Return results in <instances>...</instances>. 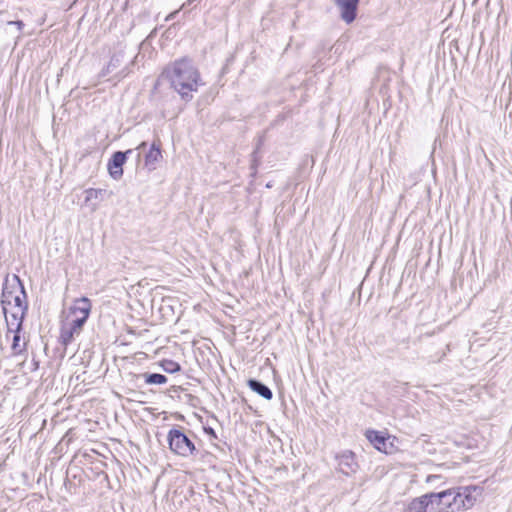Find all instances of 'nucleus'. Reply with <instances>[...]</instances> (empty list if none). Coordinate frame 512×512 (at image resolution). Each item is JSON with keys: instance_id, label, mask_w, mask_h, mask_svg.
Listing matches in <instances>:
<instances>
[{"instance_id": "1", "label": "nucleus", "mask_w": 512, "mask_h": 512, "mask_svg": "<svg viewBox=\"0 0 512 512\" xmlns=\"http://www.w3.org/2000/svg\"><path fill=\"white\" fill-rule=\"evenodd\" d=\"M161 77L167 80L171 88L184 100L192 99L193 93L203 85L199 69L186 57L167 65Z\"/></svg>"}, {"instance_id": "2", "label": "nucleus", "mask_w": 512, "mask_h": 512, "mask_svg": "<svg viewBox=\"0 0 512 512\" xmlns=\"http://www.w3.org/2000/svg\"><path fill=\"white\" fill-rule=\"evenodd\" d=\"M483 489L476 485L456 486L433 492L437 512H464L472 509L482 496Z\"/></svg>"}, {"instance_id": "3", "label": "nucleus", "mask_w": 512, "mask_h": 512, "mask_svg": "<svg viewBox=\"0 0 512 512\" xmlns=\"http://www.w3.org/2000/svg\"><path fill=\"white\" fill-rule=\"evenodd\" d=\"M92 304L87 297L73 301L72 305L64 311V319L61 325L60 339L64 345H68L75 336H78L86 323Z\"/></svg>"}, {"instance_id": "4", "label": "nucleus", "mask_w": 512, "mask_h": 512, "mask_svg": "<svg viewBox=\"0 0 512 512\" xmlns=\"http://www.w3.org/2000/svg\"><path fill=\"white\" fill-rule=\"evenodd\" d=\"M367 440L379 452L385 454H394L398 451V440L395 436L389 435L386 432L377 430H367L365 432Z\"/></svg>"}, {"instance_id": "5", "label": "nucleus", "mask_w": 512, "mask_h": 512, "mask_svg": "<svg viewBox=\"0 0 512 512\" xmlns=\"http://www.w3.org/2000/svg\"><path fill=\"white\" fill-rule=\"evenodd\" d=\"M1 303L2 306L26 303V293L17 276H14L12 283L5 284Z\"/></svg>"}, {"instance_id": "6", "label": "nucleus", "mask_w": 512, "mask_h": 512, "mask_svg": "<svg viewBox=\"0 0 512 512\" xmlns=\"http://www.w3.org/2000/svg\"><path fill=\"white\" fill-rule=\"evenodd\" d=\"M167 440L169 442L170 449L175 453L183 457L190 456L195 447L194 444L183 434L180 430H170Z\"/></svg>"}, {"instance_id": "7", "label": "nucleus", "mask_w": 512, "mask_h": 512, "mask_svg": "<svg viewBox=\"0 0 512 512\" xmlns=\"http://www.w3.org/2000/svg\"><path fill=\"white\" fill-rule=\"evenodd\" d=\"M9 330L21 329L22 321L27 310V303L2 306Z\"/></svg>"}, {"instance_id": "8", "label": "nucleus", "mask_w": 512, "mask_h": 512, "mask_svg": "<svg viewBox=\"0 0 512 512\" xmlns=\"http://www.w3.org/2000/svg\"><path fill=\"white\" fill-rule=\"evenodd\" d=\"M406 512H437L433 492L414 497L405 506Z\"/></svg>"}, {"instance_id": "9", "label": "nucleus", "mask_w": 512, "mask_h": 512, "mask_svg": "<svg viewBox=\"0 0 512 512\" xmlns=\"http://www.w3.org/2000/svg\"><path fill=\"white\" fill-rule=\"evenodd\" d=\"M132 153V150L129 149L125 152L118 151L113 154L111 160L108 163V171L110 176L115 179L119 180L123 175V165L126 161L127 155Z\"/></svg>"}, {"instance_id": "10", "label": "nucleus", "mask_w": 512, "mask_h": 512, "mask_svg": "<svg viewBox=\"0 0 512 512\" xmlns=\"http://www.w3.org/2000/svg\"><path fill=\"white\" fill-rule=\"evenodd\" d=\"M339 470L345 474L350 475L358 470V463L355 454L352 451H344L337 456Z\"/></svg>"}, {"instance_id": "11", "label": "nucleus", "mask_w": 512, "mask_h": 512, "mask_svg": "<svg viewBox=\"0 0 512 512\" xmlns=\"http://www.w3.org/2000/svg\"><path fill=\"white\" fill-rule=\"evenodd\" d=\"M359 0H336L340 10L341 18L346 23H351L356 17V11Z\"/></svg>"}, {"instance_id": "12", "label": "nucleus", "mask_w": 512, "mask_h": 512, "mask_svg": "<svg viewBox=\"0 0 512 512\" xmlns=\"http://www.w3.org/2000/svg\"><path fill=\"white\" fill-rule=\"evenodd\" d=\"M161 158L162 152L160 144L157 142H153L149 151L145 155V166L149 170H154L156 168L157 163L161 160Z\"/></svg>"}, {"instance_id": "13", "label": "nucleus", "mask_w": 512, "mask_h": 512, "mask_svg": "<svg viewBox=\"0 0 512 512\" xmlns=\"http://www.w3.org/2000/svg\"><path fill=\"white\" fill-rule=\"evenodd\" d=\"M21 329L9 330L8 333H13V341L11 345L13 355H21L26 351V339L20 334Z\"/></svg>"}, {"instance_id": "14", "label": "nucleus", "mask_w": 512, "mask_h": 512, "mask_svg": "<svg viewBox=\"0 0 512 512\" xmlns=\"http://www.w3.org/2000/svg\"><path fill=\"white\" fill-rule=\"evenodd\" d=\"M104 193V190L102 189H94L89 188L85 190V204L92 207L93 210L97 209V203L96 201L100 200L102 195Z\"/></svg>"}, {"instance_id": "15", "label": "nucleus", "mask_w": 512, "mask_h": 512, "mask_svg": "<svg viewBox=\"0 0 512 512\" xmlns=\"http://www.w3.org/2000/svg\"><path fill=\"white\" fill-rule=\"evenodd\" d=\"M248 386L251 388V390H253L257 394H259L263 398H265L267 400L272 399V396H273L272 391L263 383H261L257 380H249Z\"/></svg>"}, {"instance_id": "16", "label": "nucleus", "mask_w": 512, "mask_h": 512, "mask_svg": "<svg viewBox=\"0 0 512 512\" xmlns=\"http://www.w3.org/2000/svg\"><path fill=\"white\" fill-rule=\"evenodd\" d=\"M166 382H167V377L162 374L154 373V374L148 375V377L146 378V383H148V384L161 385V384H165Z\"/></svg>"}, {"instance_id": "17", "label": "nucleus", "mask_w": 512, "mask_h": 512, "mask_svg": "<svg viewBox=\"0 0 512 512\" xmlns=\"http://www.w3.org/2000/svg\"><path fill=\"white\" fill-rule=\"evenodd\" d=\"M439 475L430 474L426 477L425 482L427 484H433L435 480L439 479Z\"/></svg>"}, {"instance_id": "18", "label": "nucleus", "mask_w": 512, "mask_h": 512, "mask_svg": "<svg viewBox=\"0 0 512 512\" xmlns=\"http://www.w3.org/2000/svg\"><path fill=\"white\" fill-rule=\"evenodd\" d=\"M9 25H16V27L21 30L22 27H23V22L22 21H10L8 22Z\"/></svg>"}, {"instance_id": "19", "label": "nucleus", "mask_w": 512, "mask_h": 512, "mask_svg": "<svg viewBox=\"0 0 512 512\" xmlns=\"http://www.w3.org/2000/svg\"><path fill=\"white\" fill-rule=\"evenodd\" d=\"M178 12H179V10H176V11H174V12L170 13V14L166 17V21H170V20H172V19L176 16V14H177Z\"/></svg>"}, {"instance_id": "20", "label": "nucleus", "mask_w": 512, "mask_h": 512, "mask_svg": "<svg viewBox=\"0 0 512 512\" xmlns=\"http://www.w3.org/2000/svg\"><path fill=\"white\" fill-rule=\"evenodd\" d=\"M146 146L145 142L140 143V145L137 147V149H142Z\"/></svg>"}, {"instance_id": "21", "label": "nucleus", "mask_w": 512, "mask_h": 512, "mask_svg": "<svg viewBox=\"0 0 512 512\" xmlns=\"http://www.w3.org/2000/svg\"><path fill=\"white\" fill-rule=\"evenodd\" d=\"M179 369H180L179 365H176V368H174L173 370H179Z\"/></svg>"}, {"instance_id": "22", "label": "nucleus", "mask_w": 512, "mask_h": 512, "mask_svg": "<svg viewBox=\"0 0 512 512\" xmlns=\"http://www.w3.org/2000/svg\"><path fill=\"white\" fill-rule=\"evenodd\" d=\"M194 0H188V4H191L193 3Z\"/></svg>"}]
</instances>
